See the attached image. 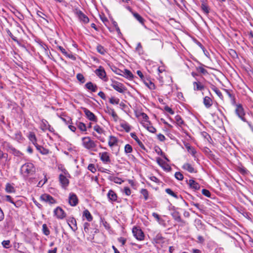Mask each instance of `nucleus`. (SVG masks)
<instances>
[{"label":"nucleus","mask_w":253,"mask_h":253,"mask_svg":"<svg viewBox=\"0 0 253 253\" xmlns=\"http://www.w3.org/2000/svg\"><path fill=\"white\" fill-rule=\"evenodd\" d=\"M3 148L7 151L8 152L10 153L12 151V150L14 148L10 143L4 141L2 143Z\"/></svg>","instance_id":"nucleus-30"},{"label":"nucleus","mask_w":253,"mask_h":253,"mask_svg":"<svg viewBox=\"0 0 253 253\" xmlns=\"http://www.w3.org/2000/svg\"><path fill=\"white\" fill-rule=\"evenodd\" d=\"M165 191L170 196L175 198V199H178V195L176 193H174L171 189L167 188L166 189Z\"/></svg>","instance_id":"nucleus-46"},{"label":"nucleus","mask_w":253,"mask_h":253,"mask_svg":"<svg viewBox=\"0 0 253 253\" xmlns=\"http://www.w3.org/2000/svg\"><path fill=\"white\" fill-rule=\"evenodd\" d=\"M58 169L59 170H61L62 172L61 174L66 175L69 177H71L70 173L68 172V171L66 170V169L64 168V167L63 165H59L58 167Z\"/></svg>","instance_id":"nucleus-45"},{"label":"nucleus","mask_w":253,"mask_h":253,"mask_svg":"<svg viewBox=\"0 0 253 253\" xmlns=\"http://www.w3.org/2000/svg\"><path fill=\"white\" fill-rule=\"evenodd\" d=\"M94 130L99 134H102L104 132L103 129L100 127L99 125H96L93 127Z\"/></svg>","instance_id":"nucleus-56"},{"label":"nucleus","mask_w":253,"mask_h":253,"mask_svg":"<svg viewBox=\"0 0 253 253\" xmlns=\"http://www.w3.org/2000/svg\"><path fill=\"white\" fill-rule=\"evenodd\" d=\"M81 109L84 111L87 119L92 122H97V118L92 112L84 107H82Z\"/></svg>","instance_id":"nucleus-10"},{"label":"nucleus","mask_w":253,"mask_h":253,"mask_svg":"<svg viewBox=\"0 0 253 253\" xmlns=\"http://www.w3.org/2000/svg\"><path fill=\"white\" fill-rule=\"evenodd\" d=\"M175 120L177 125L179 126H181L182 125L184 124L183 120H182L181 116L179 115H177L175 117Z\"/></svg>","instance_id":"nucleus-47"},{"label":"nucleus","mask_w":253,"mask_h":253,"mask_svg":"<svg viewBox=\"0 0 253 253\" xmlns=\"http://www.w3.org/2000/svg\"><path fill=\"white\" fill-rule=\"evenodd\" d=\"M202 193L204 196L209 198L211 197V193L209 190L206 189H203L202 190Z\"/></svg>","instance_id":"nucleus-64"},{"label":"nucleus","mask_w":253,"mask_h":253,"mask_svg":"<svg viewBox=\"0 0 253 253\" xmlns=\"http://www.w3.org/2000/svg\"><path fill=\"white\" fill-rule=\"evenodd\" d=\"M5 31L7 35L12 39V40L16 42L19 46L21 47L22 48L25 49H27L26 45L24 44H22L19 41H18L17 38L13 35V34L10 32L9 29L6 28L5 29Z\"/></svg>","instance_id":"nucleus-17"},{"label":"nucleus","mask_w":253,"mask_h":253,"mask_svg":"<svg viewBox=\"0 0 253 253\" xmlns=\"http://www.w3.org/2000/svg\"><path fill=\"white\" fill-rule=\"evenodd\" d=\"M152 242L157 244H162L164 242V238L161 233H158L154 237Z\"/></svg>","instance_id":"nucleus-21"},{"label":"nucleus","mask_w":253,"mask_h":253,"mask_svg":"<svg viewBox=\"0 0 253 253\" xmlns=\"http://www.w3.org/2000/svg\"><path fill=\"white\" fill-rule=\"evenodd\" d=\"M68 224L73 231H76L78 229L77 221L74 217H69L67 219Z\"/></svg>","instance_id":"nucleus-16"},{"label":"nucleus","mask_w":253,"mask_h":253,"mask_svg":"<svg viewBox=\"0 0 253 253\" xmlns=\"http://www.w3.org/2000/svg\"><path fill=\"white\" fill-rule=\"evenodd\" d=\"M177 208L173 206L170 209L171 211L170 215L175 221L180 223L179 226H184L187 224V222L182 219L180 213L177 211Z\"/></svg>","instance_id":"nucleus-2"},{"label":"nucleus","mask_w":253,"mask_h":253,"mask_svg":"<svg viewBox=\"0 0 253 253\" xmlns=\"http://www.w3.org/2000/svg\"><path fill=\"white\" fill-rule=\"evenodd\" d=\"M10 153H12L13 155L17 157H20L23 155V154L20 151L17 150L15 148L12 150V151L10 152Z\"/></svg>","instance_id":"nucleus-58"},{"label":"nucleus","mask_w":253,"mask_h":253,"mask_svg":"<svg viewBox=\"0 0 253 253\" xmlns=\"http://www.w3.org/2000/svg\"><path fill=\"white\" fill-rule=\"evenodd\" d=\"M224 90L225 91L227 95L231 99V100L235 102V98L234 95L232 93V90H230L227 89H224Z\"/></svg>","instance_id":"nucleus-48"},{"label":"nucleus","mask_w":253,"mask_h":253,"mask_svg":"<svg viewBox=\"0 0 253 253\" xmlns=\"http://www.w3.org/2000/svg\"><path fill=\"white\" fill-rule=\"evenodd\" d=\"M188 152L191 154V155L194 158V160H198V158L196 156L197 151L194 147H192L191 149H190Z\"/></svg>","instance_id":"nucleus-54"},{"label":"nucleus","mask_w":253,"mask_h":253,"mask_svg":"<svg viewBox=\"0 0 253 253\" xmlns=\"http://www.w3.org/2000/svg\"><path fill=\"white\" fill-rule=\"evenodd\" d=\"M211 88L220 99H223V96L221 92L219 90V89L216 86H215L214 85H211Z\"/></svg>","instance_id":"nucleus-38"},{"label":"nucleus","mask_w":253,"mask_h":253,"mask_svg":"<svg viewBox=\"0 0 253 253\" xmlns=\"http://www.w3.org/2000/svg\"><path fill=\"white\" fill-rule=\"evenodd\" d=\"M108 179H109L111 181H113L115 183L119 184H121L124 182V180H122V178L118 177H116V176H110L109 177Z\"/></svg>","instance_id":"nucleus-37"},{"label":"nucleus","mask_w":253,"mask_h":253,"mask_svg":"<svg viewBox=\"0 0 253 253\" xmlns=\"http://www.w3.org/2000/svg\"><path fill=\"white\" fill-rule=\"evenodd\" d=\"M140 192L143 195L144 201H147L149 199V193L146 189H142Z\"/></svg>","instance_id":"nucleus-42"},{"label":"nucleus","mask_w":253,"mask_h":253,"mask_svg":"<svg viewBox=\"0 0 253 253\" xmlns=\"http://www.w3.org/2000/svg\"><path fill=\"white\" fill-rule=\"evenodd\" d=\"M35 172L36 168L34 164L31 163H26L20 168V173L25 179L33 175Z\"/></svg>","instance_id":"nucleus-1"},{"label":"nucleus","mask_w":253,"mask_h":253,"mask_svg":"<svg viewBox=\"0 0 253 253\" xmlns=\"http://www.w3.org/2000/svg\"><path fill=\"white\" fill-rule=\"evenodd\" d=\"M144 84L150 89L153 90L155 89V84L151 82L150 80L148 79H146L143 81Z\"/></svg>","instance_id":"nucleus-33"},{"label":"nucleus","mask_w":253,"mask_h":253,"mask_svg":"<svg viewBox=\"0 0 253 253\" xmlns=\"http://www.w3.org/2000/svg\"><path fill=\"white\" fill-rule=\"evenodd\" d=\"M120 102V99L112 97L109 99V102L112 104H118Z\"/></svg>","instance_id":"nucleus-59"},{"label":"nucleus","mask_w":253,"mask_h":253,"mask_svg":"<svg viewBox=\"0 0 253 253\" xmlns=\"http://www.w3.org/2000/svg\"><path fill=\"white\" fill-rule=\"evenodd\" d=\"M203 104L206 108L209 109L212 105L213 101L210 96H206L203 98Z\"/></svg>","instance_id":"nucleus-23"},{"label":"nucleus","mask_w":253,"mask_h":253,"mask_svg":"<svg viewBox=\"0 0 253 253\" xmlns=\"http://www.w3.org/2000/svg\"><path fill=\"white\" fill-rule=\"evenodd\" d=\"M196 81L194 82L193 83V89L194 91H202L204 88V85L200 81H199L197 79H196Z\"/></svg>","instance_id":"nucleus-19"},{"label":"nucleus","mask_w":253,"mask_h":253,"mask_svg":"<svg viewBox=\"0 0 253 253\" xmlns=\"http://www.w3.org/2000/svg\"><path fill=\"white\" fill-rule=\"evenodd\" d=\"M182 168L187 170L190 173H196L197 170L195 168L189 163H185L182 167Z\"/></svg>","instance_id":"nucleus-24"},{"label":"nucleus","mask_w":253,"mask_h":253,"mask_svg":"<svg viewBox=\"0 0 253 253\" xmlns=\"http://www.w3.org/2000/svg\"><path fill=\"white\" fill-rule=\"evenodd\" d=\"M14 249L16 253H21L27 251V248L22 243H15L13 246Z\"/></svg>","instance_id":"nucleus-18"},{"label":"nucleus","mask_w":253,"mask_h":253,"mask_svg":"<svg viewBox=\"0 0 253 253\" xmlns=\"http://www.w3.org/2000/svg\"><path fill=\"white\" fill-rule=\"evenodd\" d=\"M87 169L89 170H90L92 173H95L96 171V169L93 164H90L88 166Z\"/></svg>","instance_id":"nucleus-63"},{"label":"nucleus","mask_w":253,"mask_h":253,"mask_svg":"<svg viewBox=\"0 0 253 253\" xmlns=\"http://www.w3.org/2000/svg\"><path fill=\"white\" fill-rule=\"evenodd\" d=\"M107 198L109 200V201L111 202L112 203L114 202H117L118 201V196L117 194L116 193V192L113 191L112 189H110L109 190L107 194Z\"/></svg>","instance_id":"nucleus-15"},{"label":"nucleus","mask_w":253,"mask_h":253,"mask_svg":"<svg viewBox=\"0 0 253 253\" xmlns=\"http://www.w3.org/2000/svg\"><path fill=\"white\" fill-rule=\"evenodd\" d=\"M174 176L175 178L178 180H182L184 178L183 174L179 171L175 173Z\"/></svg>","instance_id":"nucleus-62"},{"label":"nucleus","mask_w":253,"mask_h":253,"mask_svg":"<svg viewBox=\"0 0 253 253\" xmlns=\"http://www.w3.org/2000/svg\"><path fill=\"white\" fill-rule=\"evenodd\" d=\"M132 14L134 17L143 26H144L145 27L146 26L144 25V22L145 21V19L138 13L135 12H132Z\"/></svg>","instance_id":"nucleus-27"},{"label":"nucleus","mask_w":253,"mask_h":253,"mask_svg":"<svg viewBox=\"0 0 253 253\" xmlns=\"http://www.w3.org/2000/svg\"><path fill=\"white\" fill-rule=\"evenodd\" d=\"M3 247L5 249H8L10 247V242L9 240H4L1 243Z\"/></svg>","instance_id":"nucleus-61"},{"label":"nucleus","mask_w":253,"mask_h":253,"mask_svg":"<svg viewBox=\"0 0 253 253\" xmlns=\"http://www.w3.org/2000/svg\"><path fill=\"white\" fill-rule=\"evenodd\" d=\"M200 65H201L200 66H199V67H197L196 68V70L199 72V73H201V74H202L203 75H207L208 74V72L207 71V70H206L204 67L205 66V65L200 62H199Z\"/></svg>","instance_id":"nucleus-35"},{"label":"nucleus","mask_w":253,"mask_h":253,"mask_svg":"<svg viewBox=\"0 0 253 253\" xmlns=\"http://www.w3.org/2000/svg\"><path fill=\"white\" fill-rule=\"evenodd\" d=\"M96 50L101 55H105L107 52V49L101 44H98L96 46Z\"/></svg>","instance_id":"nucleus-43"},{"label":"nucleus","mask_w":253,"mask_h":253,"mask_svg":"<svg viewBox=\"0 0 253 253\" xmlns=\"http://www.w3.org/2000/svg\"><path fill=\"white\" fill-rule=\"evenodd\" d=\"M201 135L204 138L206 139L209 142L210 141V140H211V138L210 136V135L207 133L206 131H202L201 132Z\"/></svg>","instance_id":"nucleus-55"},{"label":"nucleus","mask_w":253,"mask_h":253,"mask_svg":"<svg viewBox=\"0 0 253 253\" xmlns=\"http://www.w3.org/2000/svg\"><path fill=\"white\" fill-rule=\"evenodd\" d=\"M75 13L80 20L84 24H87L89 22V18L81 10L76 9Z\"/></svg>","instance_id":"nucleus-13"},{"label":"nucleus","mask_w":253,"mask_h":253,"mask_svg":"<svg viewBox=\"0 0 253 253\" xmlns=\"http://www.w3.org/2000/svg\"><path fill=\"white\" fill-rule=\"evenodd\" d=\"M77 80L81 83L84 84L85 82V79L84 75L81 73H78L76 76Z\"/></svg>","instance_id":"nucleus-51"},{"label":"nucleus","mask_w":253,"mask_h":253,"mask_svg":"<svg viewBox=\"0 0 253 253\" xmlns=\"http://www.w3.org/2000/svg\"><path fill=\"white\" fill-rule=\"evenodd\" d=\"M36 148L37 150L42 155H45L48 154L49 152V151L48 149H46V148H44L43 147H42V146L39 145V144L37 145V146H36Z\"/></svg>","instance_id":"nucleus-29"},{"label":"nucleus","mask_w":253,"mask_h":253,"mask_svg":"<svg viewBox=\"0 0 253 253\" xmlns=\"http://www.w3.org/2000/svg\"><path fill=\"white\" fill-rule=\"evenodd\" d=\"M39 43L40 46L41 47V48L44 51V52L46 54H48V46L45 43H44L43 42H42L41 41H40L39 42Z\"/></svg>","instance_id":"nucleus-52"},{"label":"nucleus","mask_w":253,"mask_h":253,"mask_svg":"<svg viewBox=\"0 0 253 253\" xmlns=\"http://www.w3.org/2000/svg\"><path fill=\"white\" fill-rule=\"evenodd\" d=\"M105 112L109 115H111L115 122H117L118 120L119 117L117 114L116 113L114 109L107 107V110H106Z\"/></svg>","instance_id":"nucleus-26"},{"label":"nucleus","mask_w":253,"mask_h":253,"mask_svg":"<svg viewBox=\"0 0 253 253\" xmlns=\"http://www.w3.org/2000/svg\"><path fill=\"white\" fill-rule=\"evenodd\" d=\"M14 139L18 142H22L24 139L21 132L20 131H17L14 134Z\"/></svg>","instance_id":"nucleus-39"},{"label":"nucleus","mask_w":253,"mask_h":253,"mask_svg":"<svg viewBox=\"0 0 253 253\" xmlns=\"http://www.w3.org/2000/svg\"><path fill=\"white\" fill-rule=\"evenodd\" d=\"M118 140L115 136L111 135L109 137L108 145L110 147H112L114 145H117Z\"/></svg>","instance_id":"nucleus-31"},{"label":"nucleus","mask_w":253,"mask_h":253,"mask_svg":"<svg viewBox=\"0 0 253 253\" xmlns=\"http://www.w3.org/2000/svg\"><path fill=\"white\" fill-rule=\"evenodd\" d=\"M28 138L30 141L33 143V145L36 147L37 145H38L37 143V139L36 136L35 134L33 132H30Z\"/></svg>","instance_id":"nucleus-28"},{"label":"nucleus","mask_w":253,"mask_h":253,"mask_svg":"<svg viewBox=\"0 0 253 253\" xmlns=\"http://www.w3.org/2000/svg\"><path fill=\"white\" fill-rule=\"evenodd\" d=\"M42 231L43 232V233L46 235L48 236L50 234V231L48 229L47 225L46 224H43L42 226Z\"/></svg>","instance_id":"nucleus-53"},{"label":"nucleus","mask_w":253,"mask_h":253,"mask_svg":"<svg viewBox=\"0 0 253 253\" xmlns=\"http://www.w3.org/2000/svg\"><path fill=\"white\" fill-rule=\"evenodd\" d=\"M236 109L235 110L236 115L244 122L247 123L248 121L245 118L246 115L244 109L241 104H236Z\"/></svg>","instance_id":"nucleus-4"},{"label":"nucleus","mask_w":253,"mask_h":253,"mask_svg":"<svg viewBox=\"0 0 253 253\" xmlns=\"http://www.w3.org/2000/svg\"><path fill=\"white\" fill-rule=\"evenodd\" d=\"M110 85L117 91L120 93H123L126 90L124 84L116 81L111 80Z\"/></svg>","instance_id":"nucleus-6"},{"label":"nucleus","mask_w":253,"mask_h":253,"mask_svg":"<svg viewBox=\"0 0 253 253\" xmlns=\"http://www.w3.org/2000/svg\"><path fill=\"white\" fill-rule=\"evenodd\" d=\"M83 146L88 150H93L96 147V144L94 141L92 140L90 137H84L82 139Z\"/></svg>","instance_id":"nucleus-3"},{"label":"nucleus","mask_w":253,"mask_h":253,"mask_svg":"<svg viewBox=\"0 0 253 253\" xmlns=\"http://www.w3.org/2000/svg\"><path fill=\"white\" fill-rule=\"evenodd\" d=\"M41 200L49 204H54L56 203V200L48 194H43L40 196Z\"/></svg>","instance_id":"nucleus-11"},{"label":"nucleus","mask_w":253,"mask_h":253,"mask_svg":"<svg viewBox=\"0 0 253 253\" xmlns=\"http://www.w3.org/2000/svg\"><path fill=\"white\" fill-rule=\"evenodd\" d=\"M131 137L134 139L135 141L137 142V144L143 150H146L145 147L143 143L139 140V139L137 136L136 133L135 132H131L130 133Z\"/></svg>","instance_id":"nucleus-25"},{"label":"nucleus","mask_w":253,"mask_h":253,"mask_svg":"<svg viewBox=\"0 0 253 253\" xmlns=\"http://www.w3.org/2000/svg\"><path fill=\"white\" fill-rule=\"evenodd\" d=\"M84 87L87 89L91 91L92 92H96L98 87L96 84L92 83L91 82H87L84 85Z\"/></svg>","instance_id":"nucleus-22"},{"label":"nucleus","mask_w":253,"mask_h":253,"mask_svg":"<svg viewBox=\"0 0 253 253\" xmlns=\"http://www.w3.org/2000/svg\"><path fill=\"white\" fill-rule=\"evenodd\" d=\"M132 232L134 237L139 241L144 239V234L139 227L134 226L132 228Z\"/></svg>","instance_id":"nucleus-5"},{"label":"nucleus","mask_w":253,"mask_h":253,"mask_svg":"<svg viewBox=\"0 0 253 253\" xmlns=\"http://www.w3.org/2000/svg\"><path fill=\"white\" fill-rule=\"evenodd\" d=\"M123 76L129 79V80H132V79L133 78V75L132 73L127 69L125 70L124 72Z\"/></svg>","instance_id":"nucleus-41"},{"label":"nucleus","mask_w":253,"mask_h":253,"mask_svg":"<svg viewBox=\"0 0 253 253\" xmlns=\"http://www.w3.org/2000/svg\"><path fill=\"white\" fill-rule=\"evenodd\" d=\"M77 126L82 131H85L86 130V126L82 122H79L77 124Z\"/></svg>","instance_id":"nucleus-49"},{"label":"nucleus","mask_w":253,"mask_h":253,"mask_svg":"<svg viewBox=\"0 0 253 253\" xmlns=\"http://www.w3.org/2000/svg\"><path fill=\"white\" fill-rule=\"evenodd\" d=\"M95 74L101 80L105 82L107 81V78L106 77V73L104 68L100 66L98 69H96L94 71Z\"/></svg>","instance_id":"nucleus-8"},{"label":"nucleus","mask_w":253,"mask_h":253,"mask_svg":"<svg viewBox=\"0 0 253 253\" xmlns=\"http://www.w3.org/2000/svg\"><path fill=\"white\" fill-rule=\"evenodd\" d=\"M101 161L104 164H109L111 163V159L109 154L107 152L99 153V154Z\"/></svg>","instance_id":"nucleus-14"},{"label":"nucleus","mask_w":253,"mask_h":253,"mask_svg":"<svg viewBox=\"0 0 253 253\" xmlns=\"http://www.w3.org/2000/svg\"><path fill=\"white\" fill-rule=\"evenodd\" d=\"M53 212L58 219H62L66 216V213L64 211L59 207L55 209Z\"/></svg>","instance_id":"nucleus-12"},{"label":"nucleus","mask_w":253,"mask_h":253,"mask_svg":"<svg viewBox=\"0 0 253 253\" xmlns=\"http://www.w3.org/2000/svg\"><path fill=\"white\" fill-rule=\"evenodd\" d=\"M135 50L138 52L139 54H141L143 53V48L140 42H138L137 43V46L135 48Z\"/></svg>","instance_id":"nucleus-60"},{"label":"nucleus","mask_w":253,"mask_h":253,"mask_svg":"<svg viewBox=\"0 0 253 253\" xmlns=\"http://www.w3.org/2000/svg\"><path fill=\"white\" fill-rule=\"evenodd\" d=\"M188 184L190 188L194 190V191L198 190L200 188V185L193 179H190Z\"/></svg>","instance_id":"nucleus-20"},{"label":"nucleus","mask_w":253,"mask_h":253,"mask_svg":"<svg viewBox=\"0 0 253 253\" xmlns=\"http://www.w3.org/2000/svg\"><path fill=\"white\" fill-rule=\"evenodd\" d=\"M68 203L72 207H75L79 204V199L75 193L73 192L69 193Z\"/></svg>","instance_id":"nucleus-9"},{"label":"nucleus","mask_w":253,"mask_h":253,"mask_svg":"<svg viewBox=\"0 0 253 253\" xmlns=\"http://www.w3.org/2000/svg\"><path fill=\"white\" fill-rule=\"evenodd\" d=\"M5 190V191L8 193H12L15 192V189L13 186V184H11L9 183H6Z\"/></svg>","instance_id":"nucleus-32"},{"label":"nucleus","mask_w":253,"mask_h":253,"mask_svg":"<svg viewBox=\"0 0 253 253\" xmlns=\"http://www.w3.org/2000/svg\"><path fill=\"white\" fill-rule=\"evenodd\" d=\"M132 151V146L128 144H127L125 146V152L126 154L130 153Z\"/></svg>","instance_id":"nucleus-57"},{"label":"nucleus","mask_w":253,"mask_h":253,"mask_svg":"<svg viewBox=\"0 0 253 253\" xmlns=\"http://www.w3.org/2000/svg\"><path fill=\"white\" fill-rule=\"evenodd\" d=\"M83 216L85 217L86 220L89 222L92 221L93 219L92 215L90 213L89 211L87 209L84 211Z\"/></svg>","instance_id":"nucleus-36"},{"label":"nucleus","mask_w":253,"mask_h":253,"mask_svg":"<svg viewBox=\"0 0 253 253\" xmlns=\"http://www.w3.org/2000/svg\"><path fill=\"white\" fill-rule=\"evenodd\" d=\"M47 125H49L48 122L44 119H42V121L41 129L43 131L46 130L48 126Z\"/></svg>","instance_id":"nucleus-50"},{"label":"nucleus","mask_w":253,"mask_h":253,"mask_svg":"<svg viewBox=\"0 0 253 253\" xmlns=\"http://www.w3.org/2000/svg\"><path fill=\"white\" fill-rule=\"evenodd\" d=\"M201 8L206 15H208L209 14L210 8L205 2H203L202 3Z\"/></svg>","instance_id":"nucleus-34"},{"label":"nucleus","mask_w":253,"mask_h":253,"mask_svg":"<svg viewBox=\"0 0 253 253\" xmlns=\"http://www.w3.org/2000/svg\"><path fill=\"white\" fill-rule=\"evenodd\" d=\"M121 126L122 127L126 132H128L131 130V126L126 122H125L121 124Z\"/></svg>","instance_id":"nucleus-44"},{"label":"nucleus","mask_w":253,"mask_h":253,"mask_svg":"<svg viewBox=\"0 0 253 253\" xmlns=\"http://www.w3.org/2000/svg\"><path fill=\"white\" fill-rule=\"evenodd\" d=\"M69 177L66 175L60 174L59 175V182L62 188L66 190L69 185Z\"/></svg>","instance_id":"nucleus-7"},{"label":"nucleus","mask_w":253,"mask_h":253,"mask_svg":"<svg viewBox=\"0 0 253 253\" xmlns=\"http://www.w3.org/2000/svg\"><path fill=\"white\" fill-rule=\"evenodd\" d=\"M203 152L209 156L211 159H212L214 157L215 155L212 153V151L210 148L208 147H205L203 149Z\"/></svg>","instance_id":"nucleus-40"}]
</instances>
